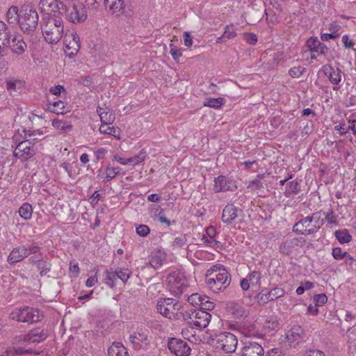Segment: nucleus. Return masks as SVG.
Returning a JSON list of instances; mask_svg holds the SVG:
<instances>
[{"instance_id": "13d9d810", "label": "nucleus", "mask_w": 356, "mask_h": 356, "mask_svg": "<svg viewBox=\"0 0 356 356\" xmlns=\"http://www.w3.org/2000/svg\"><path fill=\"white\" fill-rule=\"evenodd\" d=\"M236 35V33L235 32V29H234L233 25L232 24V25L226 26L224 33H223V37L226 38V39L229 40V39H232V38H235Z\"/></svg>"}, {"instance_id": "f3484780", "label": "nucleus", "mask_w": 356, "mask_h": 356, "mask_svg": "<svg viewBox=\"0 0 356 356\" xmlns=\"http://www.w3.org/2000/svg\"><path fill=\"white\" fill-rule=\"evenodd\" d=\"M305 241L302 238H288L280 247V252L282 254L289 255L295 253L304 246Z\"/></svg>"}, {"instance_id": "c03bdc74", "label": "nucleus", "mask_w": 356, "mask_h": 356, "mask_svg": "<svg viewBox=\"0 0 356 356\" xmlns=\"http://www.w3.org/2000/svg\"><path fill=\"white\" fill-rule=\"evenodd\" d=\"M337 27L340 28V26H338L337 24H330L329 29H330V31H331V33H322L321 36V40L323 41H328L329 40L334 39V38L339 37V34L337 33L334 30V28H337Z\"/></svg>"}, {"instance_id": "4c0bfd02", "label": "nucleus", "mask_w": 356, "mask_h": 356, "mask_svg": "<svg viewBox=\"0 0 356 356\" xmlns=\"http://www.w3.org/2000/svg\"><path fill=\"white\" fill-rule=\"evenodd\" d=\"M147 154L145 149H141L139 153L134 156L127 159L128 164L136 165L145 161Z\"/></svg>"}, {"instance_id": "ea45409f", "label": "nucleus", "mask_w": 356, "mask_h": 356, "mask_svg": "<svg viewBox=\"0 0 356 356\" xmlns=\"http://www.w3.org/2000/svg\"><path fill=\"white\" fill-rule=\"evenodd\" d=\"M201 241L208 247H211L215 249L222 247V243L216 238H209L207 235L203 234L201 238Z\"/></svg>"}, {"instance_id": "bf43d9fd", "label": "nucleus", "mask_w": 356, "mask_h": 356, "mask_svg": "<svg viewBox=\"0 0 356 356\" xmlns=\"http://www.w3.org/2000/svg\"><path fill=\"white\" fill-rule=\"evenodd\" d=\"M170 53L172 55V58L175 61L179 62V58L182 56L181 50L173 44H170Z\"/></svg>"}, {"instance_id": "052dcab7", "label": "nucleus", "mask_w": 356, "mask_h": 356, "mask_svg": "<svg viewBox=\"0 0 356 356\" xmlns=\"http://www.w3.org/2000/svg\"><path fill=\"white\" fill-rule=\"evenodd\" d=\"M284 60L283 54L282 52L276 53L273 55L272 61H271V68H274L275 66H277L279 64L282 63Z\"/></svg>"}, {"instance_id": "37998d69", "label": "nucleus", "mask_w": 356, "mask_h": 356, "mask_svg": "<svg viewBox=\"0 0 356 356\" xmlns=\"http://www.w3.org/2000/svg\"><path fill=\"white\" fill-rule=\"evenodd\" d=\"M225 103V99L222 97L212 98L207 99L204 103V106H208L213 108H220Z\"/></svg>"}, {"instance_id": "0eeeda50", "label": "nucleus", "mask_w": 356, "mask_h": 356, "mask_svg": "<svg viewBox=\"0 0 356 356\" xmlns=\"http://www.w3.org/2000/svg\"><path fill=\"white\" fill-rule=\"evenodd\" d=\"M39 17L38 12L34 8L25 10V13L21 15L19 26L21 31L26 35H32L38 25Z\"/></svg>"}, {"instance_id": "58836bf2", "label": "nucleus", "mask_w": 356, "mask_h": 356, "mask_svg": "<svg viewBox=\"0 0 356 356\" xmlns=\"http://www.w3.org/2000/svg\"><path fill=\"white\" fill-rule=\"evenodd\" d=\"M48 110L51 112L59 114L64 113V108L65 107V103L60 100L55 102L54 103H49L47 105Z\"/></svg>"}, {"instance_id": "2eb2a0df", "label": "nucleus", "mask_w": 356, "mask_h": 356, "mask_svg": "<svg viewBox=\"0 0 356 356\" xmlns=\"http://www.w3.org/2000/svg\"><path fill=\"white\" fill-rule=\"evenodd\" d=\"M49 332L47 330L41 327H38L31 329L27 334L21 335L19 337V341L29 343H38L44 341L47 338Z\"/></svg>"}, {"instance_id": "49530a36", "label": "nucleus", "mask_w": 356, "mask_h": 356, "mask_svg": "<svg viewBox=\"0 0 356 356\" xmlns=\"http://www.w3.org/2000/svg\"><path fill=\"white\" fill-rule=\"evenodd\" d=\"M307 47L309 51L312 53H318V45H320V41L316 37H311L306 42Z\"/></svg>"}, {"instance_id": "e2e57ef3", "label": "nucleus", "mask_w": 356, "mask_h": 356, "mask_svg": "<svg viewBox=\"0 0 356 356\" xmlns=\"http://www.w3.org/2000/svg\"><path fill=\"white\" fill-rule=\"evenodd\" d=\"M43 258L44 257L42 256V253H40L38 254L31 256V257H29V262L30 264L37 266L38 265V263H40Z\"/></svg>"}, {"instance_id": "423d86ee", "label": "nucleus", "mask_w": 356, "mask_h": 356, "mask_svg": "<svg viewBox=\"0 0 356 356\" xmlns=\"http://www.w3.org/2000/svg\"><path fill=\"white\" fill-rule=\"evenodd\" d=\"M10 318L18 322L33 323L41 320V314L36 308L24 307L14 309L10 313Z\"/></svg>"}, {"instance_id": "a878e982", "label": "nucleus", "mask_w": 356, "mask_h": 356, "mask_svg": "<svg viewBox=\"0 0 356 356\" xmlns=\"http://www.w3.org/2000/svg\"><path fill=\"white\" fill-rule=\"evenodd\" d=\"M104 2L106 8H108L113 14L119 15L124 13V0H104Z\"/></svg>"}, {"instance_id": "f03ea898", "label": "nucleus", "mask_w": 356, "mask_h": 356, "mask_svg": "<svg viewBox=\"0 0 356 356\" xmlns=\"http://www.w3.org/2000/svg\"><path fill=\"white\" fill-rule=\"evenodd\" d=\"M205 282L214 293L226 289L231 283V275L221 264L212 266L207 270Z\"/></svg>"}, {"instance_id": "e433bc0d", "label": "nucleus", "mask_w": 356, "mask_h": 356, "mask_svg": "<svg viewBox=\"0 0 356 356\" xmlns=\"http://www.w3.org/2000/svg\"><path fill=\"white\" fill-rule=\"evenodd\" d=\"M184 296L186 298L187 301L193 306H200L201 304H202V301L207 300L206 296H202L198 293H193L191 296L186 294Z\"/></svg>"}, {"instance_id": "69168bd1", "label": "nucleus", "mask_w": 356, "mask_h": 356, "mask_svg": "<svg viewBox=\"0 0 356 356\" xmlns=\"http://www.w3.org/2000/svg\"><path fill=\"white\" fill-rule=\"evenodd\" d=\"M346 265H348L352 270L356 271V259L352 257L349 254L344 260Z\"/></svg>"}, {"instance_id": "9b49d317", "label": "nucleus", "mask_w": 356, "mask_h": 356, "mask_svg": "<svg viewBox=\"0 0 356 356\" xmlns=\"http://www.w3.org/2000/svg\"><path fill=\"white\" fill-rule=\"evenodd\" d=\"M39 7L45 15L58 16L63 13L65 5L60 0H40Z\"/></svg>"}, {"instance_id": "3c124183", "label": "nucleus", "mask_w": 356, "mask_h": 356, "mask_svg": "<svg viewBox=\"0 0 356 356\" xmlns=\"http://www.w3.org/2000/svg\"><path fill=\"white\" fill-rule=\"evenodd\" d=\"M82 5L85 6L88 10L96 11L99 6V3L102 0H83Z\"/></svg>"}, {"instance_id": "5701e85b", "label": "nucleus", "mask_w": 356, "mask_h": 356, "mask_svg": "<svg viewBox=\"0 0 356 356\" xmlns=\"http://www.w3.org/2000/svg\"><path fill=\"white\" fill-rule=\"evenodd\" d=\"M147 336L148 331L147 330L140 329L131 334L129 340L135 348H140L143 343L145 345L147 343Z\"/></svg>"}, {"instance_id": "5fc2aeb1", "label": "nucleus", "mask_w": 356, "mask_h": 356, "mask_svg": "<svg viewBox=\"0 0 356 356\" xmlns=\"http://www.w3.org/2000/svg\"><path fill=\"white\" fill-rule=\"evenodd\" d=\"M136 234L140 237H146L150 233L149 227L146 225H140L136 228Z\"/></svg>"}, {"instance_id": "6e6552de", "label": "nucleus", "mask_w": 356, "mask_h": 356, "mask_svg": "<svg viewBox=\"0 0 356 356\" xmlns=\"http://www.w3.org/2000/svg\"><path fill=\"white\" fill-rule=\"evenodd\" d=\"M212 341L216 343L218 348L222 349L225 353L234 352L238 344L236 336L228 332L216 334L212 337Z\"/></svg>"}, {"instance_id": "c9c22d12", "label": "nucleus", "mask_w": 356, "mask_h": 356, "mask_svg": "<svg viewBox=\"0 0 356 356\" xmlns=\"http://www.w3.org/2000/svg\"><path fill=\"white\" fill-rule=\"evenodd\" d=\"M334 236L340 243H347L352 240L351 235L346 229L335 231Z\"/></svg>"}, {"instance_id": "c85d7f7f", "label": "nucleus", "mask_w": 356, "mask_h": 356, "mask_svg": "<svg viewBox=\"0 0 356 356\" xmlns=\"http://www.w3.org/2000/svg\"><path fill=\"white\" fill-rule=\"evenodd\" d=\"M6 19L10 27H14L18 24L21 19L18 7L16 6H10L6 13Z\"/></svg>"}, {"instance_id": "f8f14e48", "label": "nucleus", "mask_w": 356, "mask_h": 356, "mask_svg": "<svg viewBox=\"0 0 356 356\" xmlns=\"http://www.w3.org/2000/svg\"><path fill=\"white\" fill-rule=\"evenodd\" d=\"M87 8L82 4H74L71 8L65 6L63 13L65 14L66 19L72 23H82L87 19Z\"/></svg>"}, {"instance_id": "de8ad7c7", "label": "nucleus", "mask_w": 356, "mask_h": 356, "mask_svg": "<svg viewBox=\"0 0 356 356\" xmlns=\"http://www.w3.org/2000/svg\"><path fill=\"white\" fill-rule=\"evenodd\" d=\"M52 125L56 129L64 131H70L72 128V125L68 122L58 120H54L52 121Z\"/></svg>"}, {"instance_id": "f257e3e1", "label": "nucleus", "mask_w": 356, "mask_h": 356, "mask_svg": "<svg viewBox=\"0 0 356 356\" xmlns=\"http://www.w3.org/2000/svg\"><path fill=\"white\" fill-rule=\"evenodd\" d=\"M40 28L45 41L49 44H57L63 38L64 24L58 16H44L40 22Z\"/></svg>"}, {"instance_id": "774afa93", "label": "nucleus", "mask_w": 356, "mask_h": 356, "mask_svg": "<svg viewBox=\"0 0 356 356\" xmlns=\"http://www.w3.org/2000/svg\"><path fill=\"white\" fill-rule=\"evenodd\" d=\"M102 195L98 191H95L93 194L90 197L89 200L92 204H97L100 200Z\"/></svg>"}, {"instance_id": "ddd939ff", "label": "nucleus", "mask_w": 356, "mask_h": 356, "mask_svg": "<svg viewBox=\"0 0 356 356\" xmlns=\"http://www.w3.org/2000/svg\"><path fill=\"white\" fill-rule=\"evenodd\" d=\"M168 348L176 356H189L191 351L186 341L174 337L168 340Z\"/></svg>"}, {"instance_id": "1a4fd4ad", "label": "nucleus", "mask_w": 356, "mask_h": 356, "mask_svg": "<svg viewBox=\"0 0 356 356\" xmlns=\"http://www.w3.org/2000/svg\"><path fill=\"white\" fill-rule=\"evenodd\" d=\"M180 307L179 302L173 298L160 299L156 305L157 311L170 319L175 317V312L179 310Z\"/></svg>"}, {"instance_id": "864d4df0", "label": "nucleus", "mask_w": 356, "mask_h": 356, "mask_svg": "<svg viewBox=\"0 0 356 356\" xmlns=\"http://www.w3.org/2000/svg\"><path fill=\"white\" fill-rule=\"evenodd\" d=\"M305 71V68L302 66H297L291 68L289 70V74L292 78H299Z\"/></svg>"}, {"instance_id": "4be33fe9", "label": "nucleus", "mask_w": 356, "mask_h": 356, "mask_svg": "<svg viewBox=\"0 0 356 356\" xmlns=\"http://www.w3.org/2000/svg\"><path fill=\"white\" fill-rule=\"evenodd\" d=\"M97 112L99 115L102 124H112L115 120V111L110 108L97 107Z\"/></svg>"}, {"instance_id": "603ef678", "label": "nucleus", "mask_w": 356, "mask_h": 356, "mask_svg": "<svg viewBox=\"0 0 356 356\" xmlns=\"http://www.w3.org/2000/svg\"><path fill=\"white\" fill-rule=\"evenodd\" d=\"M106 284L108 285L110 287L113 288L115 286V280H116L117 276L115 271H109L106 270Z\"/></svg>"}, {"instance_id": "9d476101", "label": "nucleus", "mask_w": 356, "mask_h": 356, "mask_svg": "<svg viewBox=\"0 0 356 356\" xmlns=\"http://www.w3.org/2000/svg\"><path fill=\"white\" fill-rule=\"evenodd\" d=\"M241 356H264V349L261 341H254L249 336L242 341Z\"/></svg>"}, {"instance_id": "79ce46f5", "label": "nucleus", "mask_w": 356, "mask_h": 356, "mask_svg": "<svg viewBox=\"0 0 356 356\" xmlns=\"http://www.w3.org/2000/svg\"><path fill=\"white\" fill-rule=\"evenodd\" d=\"M252 286H260L261 273L258 270H253L250 272L246 277Z\"/></svg>"}, {"instance_id": "f704fd0d", "label": "nucleus", "mask_w": 356, "mask_h": 356, "mask_svg": "<svg viewBox=\"0 0 356 356\" xmlns=\"http://www.w3.org/2000/svg\"><path fill=\"white\" fill-rule=\"evenodd\" d=\"M110 124H101L99 127V132L103 134H108L114 136L115 138L120 139V130L118 128L114 127H110Z\"/></svg>"}, {"instance_id": "dca6fc26", "label": "nucleus", "mask_w": 356, "mask_h": 356, "mask_svg": "<svg viewBox=\"0 0 356 356\" xmlns=\"http://www.w3.org/2000/svg\"><path fill=\"white\" fill-rule=\"evenodd\" d=\"M284 295V290L280 287H275L270 291L266 289L261 290V291L256 296V299L259 305H266V303L276 300Z\"/></svg>"}, {"instance_id": "338daca9", "label": "nucleus", "mask_w": 356, "mask_h": 356, "mask_svg": "<svg viewBox=\"0 0 356 356\" xmlns=\"http://www.w3.org/2000/svg\"><path fill=\"white\" fill-rule=\"evenodd\" d=\"M206 235L211 238H216L217 232L213 226H209L205 229Z\"/></svg>"}, {"instance_id": "a211bd4d", "label": "nucleus", "mask_w": 356, "mask_h": 356, "mask_svg": "<svg viewBox=\"0 0 356 356\" xmlns=\"http://www.w3.org/2000/svg\"><path fill=\"white\" fill-rule=\"evenodd\" d=\"M12 37L10 27L0 20V56H3L8 50Z\"/></svg>"}, {"instance_id": "6e6d98bb", "label": "nucleus", "mask_w": 356, "mask_h": 356, "mask_svg": "<svg viewBox=\"0 0 356 356\" xmlns=\"http://www.w3.org/2000/svg\"><path fill=\"white\" fill-rule=\"evenodd\" d=\"M332 254L335 259H342L347 257L348 253L347 252H342L340 248H334L332 249Z\"/></svg>"}, {"instance_id": "a19ab883", "label": "nucleus", "mask_w": 356, "mask_h": 356, "mask_svg": "<svg viewBox=\"0 0 356 356\" xmlns=\"http://www.w3.org/2000/svg\"><path fill=\"white\" fill-rule=\"evenodd\" d=\"M38 270L40 272L41 277L45 276L51 270V264L44 258L41 260L38 265L36 266Z\"/></svg>"}, {"instance_id": "473e14b6", "label": "nucleus", "mask_w": 356, "mask_h": 356, "mask_svg": "<svg viewBox=\"0 0 356 356\" xmlns=\"http://www.w3.org/2000/svg\"><path fill=\"white\" fill-rule=\"evenodd\" d=\"M300 191V185L298 180L295 179L289 181L286 186V191L284 194L286 197H289L292 194H298Z\"/></svg>"}, {"instance_id": "4468645a", "label": "nucleus", "mask_w": 356, "mask_h": 356, "mask_svg": "<svg viewBox=\"0 0 356 356\" xmlns=\"http://www.w3.org/2000/svg\"><path fill=\"white\" fill-rule=\"evenodd\" d=\"M30 140H25L20 142L13 152V156L24 162L31 159L35 154V149L33 145H31Z\"/></svg>"}, {"instance_id": "c756f323", "label": "nucleus", "mask_w": 356, "mask_h": 356, "mask_svg": "<svg viewBox=\"0 0 356 356\" xmlns=\"http://www.w3.org/2000/svg\"><path fill=\"white\" fill-rule=\"evenodd\" d=\"M13 44L11 46L12 51L18 54L21 55L25 52L27 48L26 42L22 35H15L12 40Z\"/></svg>"}, {"instance_id": "bb28decb", "label": "nucleus", "mask_w": 356, "mask_h": 356, "mask_svg": "<svg viewBox=\"0 0 356 356\" xmlns=\"http://www.w3.org/2000/svg\"><path fill=\"white\" fill-rule=\"evenodd\" d=\"M286 337L289 342L298 343L305 337L304 330L300 325H293L287 334Z\"/></svg>"}, {"instance_id": "8fccbe9b", "label": "nucleus", "mask_w": 356, "mask_h": 356, "mask_svg": "<svg viewBox=\"0 0 356 356\" xmlns=\"http://www.w3.org/2000/svg\"><path fill=\"white\" fill-rule=\"evenodd\" d=\"M41 248L38 245L35 243H31L29 245H25V252H26V257L31 254H38L40 252Z\"/></svg>"}, {"instance_id": "7ed1b4c3", "label": "nucleus", "mask_w": 356, "mask_h": 356, "mask_svg": "<svg viewBox=\"0 0 356 356\" xmlns=\"http://www.w3.org/2000/svg\"><path fill=\"white\" fill-rule=\"evenodd\" d=\"M323 215L322 211L312 213L296 222L293 231L305 236L316 233L324 224Z\"/></svg>"}, {"instance_id": "393cba45", "label": "nucleus", "mask_w": 356, "mask_h": 356, "mask_svg": "<svg viewBox=\"0 0 356 356\" xmlns=\"http://www.w3.org/2000/svg\"><path fill=\"white\" fill-rule=\"evenodd\" d=\"M64 43L68 49L79 51L81 47L79 37L74 31L65 35Z\"/></svg>"}, {"instance_id": "4d7b16f0", "label": "nucleus", "mask_w": 356, "mask_h": 356, "mask_svg": "<svg viewBox=\"0 0 356 356\" xmlns=\"http://www.w3.org/2000/svg\"><path fill=\"white\" fill-rule=\"evenodd\" d=\"M313 300L316 306H321L327 302V297L324 293L317 294L314 296Z\"/></svg>"}, {"instance_id": "680f3d73", "label": "nucleus", "mask_w": 356, "mask_h": 356, "mask_svg": "<svg viewBox=\"0 0 356 356\" xmlns=\"http://www.w3.org/2000/svg\"><path fill=\"white\" fill-rule=\"evenodd\" d=\"M187 238L185 235H181L180 236H177L175 238L173 241V246L177 248H182L186 244Z\"/></svg>"}, {"instance_id": "0e129e2a", "label": "nucleus", "mask_w": 356, "mask_h": 356, "mask_svg": "<svg viewBox=\"0 0 356 356\" xmlns=\"http://www.w3.org/2000/svg\"><path fill=\"white\" fill-rule=\"evenodd\" d=\"M214 308V303L211 301H210L208 299V297H207V300L202 301V304L200 305V309L204 310L207 312V310H211Z\"/></svg>"}, {"instance_id": "72a5a7b5", "label": "nucleus", "mask_w": 356, "mask_h": 356, "mask_svg": "<svg viewBox=\"0 0 356 356\" xmlns=\"http://www.w3.org/2000/svg\"><path fill=\"white\" fill-rule=\"evenodd\" d=\"M19 215L25 220H30L33 214V208L31 204L28 202L22 204L18 210Z\"/></svg>"}, {"instance_id": "412c9836", "label": "nucleus", "mask_w": 356, "mask_h": 356, "mask_svg": "<svg viewBox=\"0 0 356 356\" xmlns=\"http://www.w3.org/2000/svg\"><path fill=\"white\" fill-rule=\"evenodd\" d=\"M323 71L331 83L337 86L341 81L342 71L339 68H334L330 65L323 67Z\"/></svg>"}, {"instance_id": "cd10ccee", "label": "nucleus", "mask_w": 356, "mask_h": 356, "mask_svg": "<svg viewBox=\"0 0 356 356\" xmlns=\"http://www.w3.org/2000/svg\"><path fill=\"white\" fill-rule=\"evenodd\" d=\"M227 309L236 318L247 316L248 312L245 307L236 302H229L227 305Z\"/></svg>"}, {"instance_id": "7c9ffc66", "label": "nucleus", "mask_w": 356, "mask_h": 356, "mask_svg": "<svg viewBox=\"0 0 356 356\" xmlns=\"http://www.w3.org/2000/svg\"><path fill=\"white\" fill-rule=\"evenodd\" d=\"M166 259V254L161 251L153 252L149 259V264L154 269L160 268Z\"/></svg>"}, {"instance_id": "6ab92c4d", "label": "nucleus", "mask_w": 356, "mask_h": 356, "mask_svg": "<svg viewBox=\"0 0 356 356\" xmlns=\"http://www.w3.org/2000/svg\"><path fill=\"white\" fill-rule=\"evenodd\" d=\"M236 186L226 177L220 175L214 179L213 191L215 193L234 191Z\"/></svg>"}, {"instance_id": "20e7f679", "label": "nucleus", "mask_w": 356, "mask_h": 356, "mask_svg": "<svg viewBox=\"0 0 356 356\" xmlns=\"http://www.w3.org/2000/svg\"><path fill=\"white\" fill-rule=\"evenodd\" d=\"M167 286L175 296L182 295L188 288V282L184 273L180 270L170 272L166 277Z\"/></svg>"}, {"instance_id": "aec40b11", "label": "nucleus", "mask_w": 356, "mask_h": 356, "mask_svg": "<svg viewBox=\"0 0 356 356\" xmlns=\"http://www.w3.org/2000/svg\"><path fill=\"white\" fill-rule=\"evenodd\" d=\"M238 208L233 204H227L222 210V220L227 225H230L237 218ZM242 212V210H240Z\"/></svg>"}, {"instance_id": "b1692460", "label": "nucleus", "mask_w": 356, "mask_h": 356, "mask_svg": "<svg viewBox=\"0 0 356 356\" xmlns=\"http://www.w3.org/2000/svg\"><path fill=\"white\" fill-rule=\"evenodd\" d=\"M25 245L14 248L8 257L7 261L10 264H15L26 258Z\"/></svg>"}, {"instance_id": "09e8293b", "label": "nucleus", "mask_w": 356, "mask_h": 356, "mask_svg": "<svg viewBox=\"0 0 356 356\" xmlns=\"http://www.w3.org/2000/svg\"><path fill=\"white\" fill-rule=\"evenodd\" d=\"M324 213V222L326 220L331 227L333 225H337V216L334 215V211L332 209H330L327 213Z\"/></svg>"}, {"instance_id": "a18cd8bd", "label": "nucleus", "mask_w": 356, "mask_h": 356, "mask_svg": "<svg viewBox=\"0 0 356 356\" xmlns=\"http://www.w3.org/2000/svg\"><path fill=\"white\" fill-rule=\"evenodd\" d=\"M117 278L120 279L124 283H125L131 275L132 274V271L129 268H119L115 271Z\"/></svg>"}, {"instance_id": "39448f33", "label": "nucleus", "mask_w": 356, "mask_h": 356, "mask_svg": "<svg viewBox=\"0 0 356 356\" xmlns=\"http://www.w3.org/2000/svg\"><path fill=\"white\" fill-rule=\"evenodd\" d=\"M182 316L189 325L200 329L207 327L211 318L208 312L202 309L187 310L183 313Z\"/></svg>"}, {"instance_id": "2f4dec72", "label": "nucleus", "mask_w": 356, "mask_h": 356, "mask_svg": "<svg viewBox=\"0 0 356 356\" xmlns=\"http://www.w3.org/2000/svg\"><path fill=\"white\" fill-rule=\"evenodd\" d=\"M108 356H129L127 348L120 342H113L108 349Z\"/></svg>"}]
</instances>
